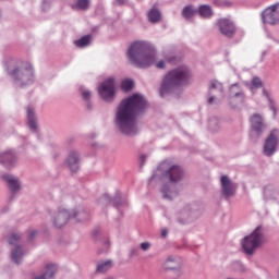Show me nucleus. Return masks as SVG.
Listing matches in <instances>:
<instances>
[{"label": "nucleus", "mask_w": 279, "mask_h": 279, "mask_svg": "<svg viewBox=\"0 0 279 279\" xmlns=\"http://www.w3.org/2000/svg\"><path fill=\"white\" fill-rule=\"evenodd\" d=\"M147 108V99L141 94L124 98L117 108L114 125L121 134L134 136L138 134V114Z\"/></svg>", "instance_id": "1"}, {"label": "nucleus", "mask_w": 279, "mask_h": 279, "mask_svg": "<svg viewBox=\"0 0 279 279\" xmlns=\"http://www.w3.org/2000/svg\"><path fill=\"white\" fill-rule=\"evenodd\" d=\"M128 58L131 64L138 69H148V66H155L157 69H167V64H175L178 57L175 54H166L163 59L156 62V49L149 41L137 40L134 41L129 50Z\"/></svg>", "instance_id": "2"}, {"label": "nucleus", "mask_w": 279, "mask_h": 279, "mask_svg": "<svg viewBox=\"0 0 279 279\" xmlns=\"http://www.w3.org/2000/svg\"><path fill=\"white\" fill-rule=\"evenodd\" d=\"M182 178H184V170L182 167L175 165L171 159H167L162 161L153 173L149 183L163 182L160 189L161 197L171 202L180 195V191L175 184L177 182L182 181Z\"/></svg>", "instance_id": "3"}, {"label": "nucleus", "mask_w": 279, "mask_h": 279, "mask_svg": "<svg viewBox=\"0 0 279 279\" xmlns=\"http://www.w3.org/2000/svg\"><path fill=\"white\" fill-rule=\"evenodd\" d=\"M193 84V70L186 64H181L170 70L163 77L160 84V96L167 97L171 93H175L178 88L191 86Z\"/></svg>", "instance_id": "4"}, {"label": "nucleus", "mask_w": 279, "mask_h": 279, "mask_svg": "<svg viewBox=\"0 0 279 279\" xmlns=\"http://www.w3.org/2000/svg\"><path fill=\"white\" fill-rule=\"evenodd\" d=\"M9 73L15 80L16 86L23 87L28 86V84H34V66L28 62L19 61L15 64V68H9Z\"/></svg>", "instance_id": "5"}, {"label": "nucleus", "mask_w": 279, "mask_h": 279, "mask_svg": "<svg viewBox=\"0 0 279 279\" xmlns=\"http://www.w3.org/2000/svg\"><path fill=\"white\" fill-rule=\"evenodd\" d=\"M90 217L88 210L84 208L73 209L69 211L64 208L58 210L52 218V223L54 228H62L69 223V219H74L75 221H86Z\"/></svg>", "instance_id": "6"}, {"label": "nucleus", "mask_w": 279, "mask_h": 279, "mask_svg": "<svg viewBox=\"0 0 279 279\" xmlns=\"http://www.w3.org/2000/svg\"><path fill=\"white\" fill-rule=\"evenodd\" d=\"M263 227H257L250 235L242 240V250L245 254H254V251L263 245Z\"/></svg>", "instance_id": "7"}, {"label": "nucleus", "mask_w": 279, "mask_h": 279, "mask_svg": "<svg viewBox=\"0 0 279 279\" xmlns=\"http://www.w3.org/2000/svg\"><path fill=\"white\" fill-rule=\"evenodd\" d=\"M23 239V233L15 232L12 233V235L9 239L10 245H13V248H11V260L15 263V265H21L23 263V256H25V253L23 252V247H21V241Z\"/></svg>", "instance_id": "8"}, {"label": "nucleus", "mask_w": 279, "mask_h": 279, "mask_svg": "<svg viewBox=\"0 0 279 279\" xmlns=\"http://www.w3.org/2000/svg\"><path fill=\"white\" fill-rule=\"evenodd\" d=\"M98 93L104 101H107L108 104L114 101V97L117 96V81L114 77L105 80L98 86Z\"/></svg>", "instance_id": "9"}, {"label": "nucleus", "mask_w": 279, "mask_h": 279, "mask_svg": "<svg viewBox=\"0 0 279 279\" xmlns=\"http://www.w3.org/2000/svg\"><path fill=\"white\" fill-rule=\"evenodd\" d=\"M162 271H173L174 279H178L182 276V258L175 255H170L161 264Z\"/></svg>", "instance_id": "10"}, {"label": "nucleus", "mask_w": 279, "mask_h": 279, "mask_svg": "<svg viewBox=\"0 0 279 279\" xmlns=\"http://www.w3.org/2000/svg\"><path fill=\"white\" fill-rule=\"evenodd\" d=\"M218 27L220 29V33L222 36H226L227 38H232V36H243V29L236 28V25H234V22L228 19H220L218 21Z\"/></svg>", "instance_id": "11"}, {"label": "nucleus", "mask_w": 279, "mask_h": 279, "mask_svg": "<svg viewBox=\"0 0 279 279\" xmlns=\"http://www.w3.org/2000/svg\"><path fill=\"white\" fill-rule=\"evenodd\" d=\"M279 144V129L270 131L264 144V156L271 157L276 154Z\"/></svg>", "instance_id": "12"}, {"label": "nucleus", "mask_w": 279, "mask_h": 279, "mask_svg": "<svg viewBox=\"0 0 279 279\" xmlns=\"http://www.w3.org/2000/svg\"><path fill=\"white\" fill-rule=\"evenodd\" d=\"M262 21L264 25L279 24V2L271 4L262 12Z\"/></svg>", "instance_id": "13"}, {"label": "nucleus", "mask_w": 279, "mask_h": 279, "mask_svg": "<svg viewBox=\"0 0 279 279\" xmlns=\"http://www.w3.org/2000/svg\"><path fill=\"white\" fill-rule=\"evenodd\" d=\"M251 138L252 141H258L263 131L265 130V118L263 116L255 113L251 117Z\"/></svg>", "instance_id": "14"}, {"label": "nucleus", "mask_w": 279, "mask_h": 279, "mask_svg": "<svg viewBox=\"0 0 279 279\" xmlns=\"http://www.w3.org/2000/svg\"><path fill=\"white\" fill-rule=\"evenodd\" d=\"M229 102L233 108H236L239 104H245V92L243 86L239 84H233L229 88Z\"/></svg>", "instance_id": "15"}, {"label": "nucleus", "mask_w": 279, "mask_h": 279, "mask_svg": "<svg viewBox=\"0 0 279 279\" xmlns=\"http://www.w3.org/2000/svg\"><path fill=\"white\" fill-rule=\"evenodd\" d=\"M19 160V155H16L15 150H5L0 153V165L5 169H12L16 161Z\"/></svg>", "instance_id": "16"}, {"label": "nucleus", "mask_w": 279, "mask_h": 279, "mask_svg": "<svg viewBox=\"0 0 279 279\" xmlns=\"http://www.w3.org/2000/svg\"><path fill=\"white\" fill-rule=\"evenodd\" d=\"M217 97H223V85L219 81H210L208 104H214Z\"/></svg>", "instance_id": "17"}, {"label": "nucleus", "mask_w": 279, "mask_h": 279, "mask_svg": "<svg viewBox=\"0 0 279 279\" xmlns=\"http://www.w3.org/2000/svg\"><path fill=\"white\" fill-rule=\"evenodd\" d=\"M80 161H81L80 151L75 149H71L66 157V165L73 173H76V171H80Z\"/></svg>", "instance_id": "18"}, {"label": "nucleus", "mask_w": 279, "mask_h": 279, "mask_svg": "<svg viewBox=\"0 0 279 279\" xmlns=\"http://www.w3.org/2000/svg\"><path fill=\"white\" fill-rule=\"evenodd\" d=\"M2 179L7 182L10 191H11V199H14V195L21 191V181L19 178L12 175V174H3Z\"/></svg>", "instance_id": "19"}, {"label": "nucleus", "mask_w": 279, "mask_h": 279, "mask_svg": "<svg viewBox=\"0 0 279 279\" xmlns=\"http://www.w3.org/2000/svg\"><path fill=\"white\" fill-rule=\"evenodd\" d=\"M221 193L226 199L234 195V183L228 178V175H222L220 179Z\"/></svg>", "instance_id": "20"}, {"label": "nucleus", "mask_w": 279, "mask_h": 279, "mask_svg": "<svg viewBox=\"0 0 279 279\" xmlns=\"http://www.w3.org/2000/svg\"><path fill=\"white\" fill-rule=\"evenodd\" d=\"M26 114L29 130L33 132H38V117L36 116V110L34 107L28 106L26 108Z\"/></svg>", "instance_id": "21"}, {"label": "nucleus", "mask_w": 279, "mask_h": 279, "mask_svg": "<svg viewBox=\"0 0 279 279\" xmlns=\"http://www.w3.org/2000/svg\"><path fill=\"white\" fill-rule=\"evenodd\" d=\"M263 96L268 104L269 110L274 112V118H276L278 116V105L276 104V100L271 98V94H269L267 89H263Z\"/></svg>", "instance_id": "22"}, {"label": "nucleus", "mask_w": 279, "mask_h": 279, "mask_svg": "<svg viewBox=\"0 0 279 279\" xmlns=\"http://www.w3.org/2000/svg\"><path fill=\"white\" fill-rule=\"evenodd\" d=\"M191 215H193V213L186 208L181 210L178 215H177V221H179V223H191V221H193V218H191Z\"/></svg>", "instance_id": "23"}, {"label": "nucleus", "mask_w": 279, "mask_h": 279, "mask_svg": "<svg viewBox=\"0 0 279 279\" xmlns=\"http://www.w3.org/2000/svg\"><path fill=\"white\" fill-rule=\"evenodd\" d=\"M148 20L150 23H159L162 21V13L156 8H153L148 11Z\"/></svg>", "instance_id": "24"}, {"label": "nucleus", "mask_w": 279, "mask_h": 279, "mask_svg": "<svg viewBox=\"0 0 279 279\" xmlns=\"http://www.w3.org/2000/svg\"><path fill=\"white\" fill-rule=\"evenodd\" d=\"M93 40V36L90 35H85L81 37L80 39L74 41V45L78 47L80 49H84L85 47H88Z\"/></svg>", "instance_id": "25"}, {"label": "nucleus", "mask_w": 279, "mask_h": 279, "mask_svg": "<svg viewBox=\"0 0 279 279\" xmlns=\"http://www.w3.org/2000/svg\"><path fill=\"white\" fill-rule=\"evenodd\" d=\"M198 14L202 16V19H210L213 16V8L208 4H203L198 9Z\"/></svg>", "instance_id": "26"}, {"label": "nucleus", "mask_w": 279, "mask_h": 279, "mask_svg": "<svg viewBox=\"0 0 279 279\" xmlns=\"http://www.w3.org/2000/svg\"><path fill=\"white\" fill-rule=\"evenodd\" d=\"M197 8L193 5H186L182 11V15L184 16V19H193L195 14H197Z\"/></svg>", "instance_id": "27"}, {"label": "nucleus", "mask_w": 279, "mask_h": 279, "mask_svg": "<svg viewBox=\"0 0 279 279\" xmlns=\"http://www.w3.org/2000/svg\"><path fill=\"white\" fill-rule=\"evenodd\" d=\"M90 7V0H76V3L72 4L73 10H88Z\"/></svg>", "instance_id": "28"}, {"label": "nucleus", "mask_w": 279, "mask_h": 279, "mask_svg": "<svg viewBox=\"0 0 279 279\" xmlns=\"http://www.w3.org/2000/svg\"><path fill=\"white\" fill-rule=\"evenodd\" d=\"M109 269H112V260L102 262L97 266V271L99 274H106Z\"/></svg>", "instance_id": "29"}, {"label": "nucleus", "mask_w": 279, "mask_h": 279, "mask_svg": "<svg viewBox=\"0 0 279 279\" xmlns=\"http://www.w3.org/2000/svg\"><path fill=\"white\" fill-rule=\"evenodd\" d=\"M132 88H134V81L126 78L121 82V89L124 93H130V90H132Z\"/></svg>", "instance_id": "30"}, {"label": "nucleus", "mask_w": 279, "mask_h": 279, "mask_svg": "<svg viewBox=\"0 0 279 279\" xmlns=\"http://www.w3.org/2000/svg\"><path fill=\"white\" fill-rule=\"evenodd\" d=\"M256 88H263V81L258 76L253 77L252 84H251V87H250L252 93H254V90H256Z\"/></svg>", "instance_id": "31"}, {"label": "nucleus", "mask_w": 279, "mask_h": 279, "mask_svg": "<svg viewBox=\"0 0 279 279\" xmlns=\"http://www.w3.org/2000/svg\"><path fill=\"white\" fill-rule=\"evenodd\" d=\"M78 90H80L84 101H87V104H88V101H90V97H92L90 90L88 88H86L85 86H81Z\"/></svg>", "instance_id": "32"}, {"label": "nucleus", "mask_w": 279, "mask_h": 279, "mask_svg": "<svg viewBox=\"0 0 279 279\" xmlns=\"http://www.w3.org/2000/svg\"><path fill=\"white\" fill-rule=\"evenodd\" d=\"M274 189H271V186H266L264 189V197L265 199H271V197H274Z\"/></svg>", "instance_id": "33"}, {"label": "nucleus", "mask_w": 279, "mask_h": 279, "mask_svg": "<svg viewBox=\"0 0 279 279\" xmlns=\"http://www.w3.org/2000/svg\"><path fill=\"white\" fill-rule=\"evenodd\" d=\"M217 125H219V120L217 118L209 120V129L213 132H217Z\"/></svg>", "instance_id": "34"}, {"label": "nucleus", "mask_w": 279, "mask_h": 279, "mask_svg": "<svg viewBox=\"0 0 279 279\" xmlns=\"http://www.w3.org/2000/svg\"><path fill=\"white\" fill-rule=\"evenodd\" d=\"M37 235H38V231H36V229H31L27 231L28 241H34V239H36Z\"/></svg>", "instance_id": "35"}, {"label": "nucleus", "mask_w": 279, "mask_h": 279, "mask_svg": "<svg viewBox=\"0 0 279 279\" xmlns=\"http://www.w3.org/2000/svg\"><path fill=\"white\" fill-rule=\"evenodd\" d=\"M233 267L236 271H245V266H243L241 262H235L233 264Z\"/></svg>", "instance_id": "36"}, {"label": "nucleus", "mask_w": 279, "mask_h": 279, "mask_svg": "<svg viewBox=\"0 0 279 279\" xmlns=\"http://www.w3.org/2000/svg\"><path fill=\"white\" fill-rule=\"evenodd\" d=\"M49 8H51V2L45 0V1L43 2V4H41V10H43L44 12H47V10H49Z\"/></svg>", "instance_id": "37"}, {"label": "nucleus", "mask_w": 279, "mask_h": 279, "mask_svg": "<svg viewBox=\"0 0 279 279\" xmlns=\"http://www.w3.org/2000/svg\"><path fill=\"white\" fill-rule=\"evenodd\" d=\"M150 247H151V243L149 242H144L141 244V250H143V252L149 251Z\"/></svg>", "instance_id": "38"}, {"label": "nucleus", "mask_w": 279, "mask_h": 279, "mask_svg": "<svg viewBox=\"0 0 279 279\" xmlns=\"http://www.w3.org/2000/svg\"><path fill=\"white\" fill-rule=\"evenodd\" d=\"M146 161H147V155H141L140 156V166L143 167Z\"/></svg>", "instance_id": "39"}, {"label": "nucleus", "mask_w": 279, "mask_h": 279, "mask_svg": "<svg viewBox=\"0 0 279 279\" xmlns=\"http://www.w3.org/2000/svg\"><path fill=\"white\" fill-rule=\"evenodd\" d=\"M169 234V229H162L161 230V236H167Z\"/></svg>", "instance_id": "40"}, {"label": "nucleus", "mask_w": 279, "mask_h": 279, "mask_svg": "<svg viewBox=\"0 0 279 279\" xmlns=\"http://www.w3.org/2000/svg\"><path fill=\"white\" fill-rule=\"evenodd\" d=\"M128 0H116L117 5H124Z\"/></svg>", "instance_id": "41"}, {"label": "nucleus", "mask_w": 279, "mask_h": 279, "mask_svg": "<svg viewBox=\"0 0 279 279\" xmlns=\"http://www.w3.org/2000/svg\"><path fill=\"white\" fill-rule=\"evenodd\" d=\"M215 3H216V5H219V7L223 5V2H221L219 0H216Z\"/></svg>", "instance_id": "42"}, {"label": "nucleus", "mask_w": 279, "mask_h": 279, "mask_svg": "<svg viewBox=\"0 0 279 279\" xmlns=\"http://www.w3.org/2000/svg\"><path fill=\"white\" fill-rule=\"evenodd\" d=\"M102 199H105V202H110V198H108V195H105V196L102 197Z\"/></svg>", "instance_id": "43"}, {"label": "nucleus", "mask_w": 279, "mask_h": 279, "mask_svg": "<svg viewBox=\"0 0 279 279\" xmlns=\"http://www.w3.org/2000/svg\"><path fill=\"white\" fill-rule=\"evenodd\" d=\"M88 108H90V102H88Z\"/></svg>", "instance_id": "44"}, {"label": "nucleus", "mask_w": 279, "mask_h": 279, "mask_svg": "<svg viewBox=\"0 0 279 279\" xmlns=\"http://www.w3.org/2000/svg\"><path fill=\"white\" fill-rule=\"evenodd\" d=\"M106 245L108 246V245H109V242H106Z\"/></svg>", "instance_id": "45"}]
</instances>
